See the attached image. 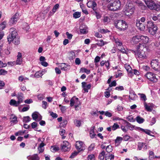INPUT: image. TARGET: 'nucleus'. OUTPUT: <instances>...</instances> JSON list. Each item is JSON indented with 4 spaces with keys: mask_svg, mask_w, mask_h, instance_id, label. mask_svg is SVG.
I'll return each instance as SVG.
<instances>
[{
    "mask_svg": "<svg viewBox=\"0 0 160 160\" xmlns=\"http://www.w3.org/2000/svg\"><path fill=\"white\" fill-rule=\"evenodd\" d=\"M146 50V48L144 46L140 44L137 47V50L135 51L133 50H131V52L134 53L135 55H137L138 58L142 59L146 58V54L145 52Z\"/></svg>",
    "mask_w": 160,
    "mask_h": 160,
    "instance_id": "f257e3e1",
    "label": "nucleus"
},
{
    "mask_svg": "<svg viewBox=\"0 0 160 160\" xmlns=\"http://www.w3.org/2000/svg\"><path fill=\"white\" fill-rule=\"evenodd\" d=\"M121 5L119 0H112L108 5V8L111 11H116L120 9Z\"/></svg>",
    "mask_w": 160,
    "mask_h": 160,
    "instance_id": "f03ea898",
    "label": "nucleus"
},
{
    "mask_svg": "<svg viewBox=\"0 0 160 160\" xmlns=\"http://www.w3.org/2000/svg\"><path fill=\"white\" fill-rule=\"evenodd\" d=\"M125 6L124 11L126 15H129V14H132L134 12L135 9L134 6L132 2H129L128 0Z\"/></svg>",
    "mask_w": 160,
    "mask_h": 160,
    "instance_id": "7ed1b4c3",
    "label": "nucleus"
},
{
    "mask_svg": "<svg viewBox=\"0 0 160 160\" xmlns=\"http://www.w3.org/2000/svg\"><path fill=\"white\" fill-rule=\"evenodd\" d=\"M116 27L120 31H123L128 27L126 22L122 20H119L115 23Z\"/></svg>",
    "mask_w": 160,
    "mask_h": 160,
    "instance_id": "20e7f679",
    "label": "nucleus"
},
{
    "mask_svg": "<svg viewBox=\"0 0 160 160\" xmlns=\"http://www.w3.org/2000/svg\"><path fill=\"white\" fill-rule=\"evenodd\" d=\"M9 32L10 34L7 37L8 41L9 44L18 35L16 29L14 28H12L10 29Z\"/></svg>",
    "mask_w": 160,
    "mask_h": 160,
    "instance_id": "39448f33",
    "label": "nucleus"
},
{
    "mask_svg": "<svg viewBox=\"0 0 160 160\" xmlns=\"http://www.w3.org/2000/svg\"><path fill=\"white\" fill-rule=\"evenodd\" d=\"M151 66L152 69L155 71H160V62L156 60H153L151 62Z\"/></svg>",
    "mask_w": 160,
    "mask_h": 160,
    "instance_id": "423d86ee",
    "label": "nucleus"
},
{
    "mask_svg": "<svg viewBox=\"0 0 160 160\" xmlns=\"http://www.w3.org/2000/svg\"><path fill=\"white\" fill-rule=\"evenodd\" d=\"M61 150L65 152L69 151L70 149L71 145L67 141H64L61 145Z\"/></svg>",
    "mask_w": 160,
    "mask_h": 160,
    "instance_id": "0eeeda50",
    "label": "nucleus"
},
{
    "mask_svg": "<svg viewBox=\"0 0 160 160\" xmlns=\"http://www.w3.org/2000/svg\"><path fill=\"white\" fill-rule=\"evenodd\" d=\"M146 76L148 80L154 82H156L158 81V79L156 78L155 74L151 72H147Z\"/></svg>",
    "mask_w": 160,
    "mask_h": 160,
    "instance_id": "6e6552de",
    "label": "nucleus"
},
{
    "mask_svg": "<svg viewBox=\"0 0 160 160\" xmlns=\"http://www.w3.org/2000/svg\"><path fill=\"white\" fill-rule=\"evenodd\" d=\"M139 35H135L132 37L130 39V42L132 44H135L140 42Z\"/></svg>",
    "mask_w": 160,
    "mask_h": 160,
    "instance_id": "1a4fd4ad",
    "label": "nucleus"
},
{
    "mask_svg": "<svg viewBox=\"0 0 160 160\" xmlns=\"http://www.w3.org/2000/svg\"><path fill=\"white\" fill-rule=\"evenodd\" d=\"M87 6L89 8H91L93 10H97V4L94 1H89L87 3Z\"/></svg>",
    "mask_w": 160,
    "mask_h": 160,
    "instance_id": "9d476101",
    "label": "nucleus"
},
{
    "mask_svg": "<svg viewBox=\"0 0 160 160\" xmlns=\"http://www.w3.org/2000/svg\"><path fill=\"white\" fill-rule=\"evenodd\" d=\"M136 26L140 31H143L145 28V26L144 23H140L139 19H137L136 20Z\"/></svg>",
    "mask_w": 160,
    "mask_h": 160,
    "instance_id": "9b49d317",
    "label": "nucleus"
},
{
    "mask_svg": "<svg viewBox=\"0 0 160 160\" xmlns=\"http://www.w3.org/2000/svg\"><path fill=\"white\" fill-rule=\"evenodd\" d=\"M18 19V16L17 14L14 15L10 19L9 21V24L12 25L16 23Z\"/></svg>",
    "mask_w": 160,
    "mask_h": 160,
    "instance_id": "f8f14e48",
    "label": "nucleus"
},
{
    "mask_svg": "<svg viewBox=\"0 0 160 160\" xmlns=\"http://www.w3.org/2000/svg\"><path fill=\"white\" fill-rule=\"evenodd\" d=\"M144 1L148 7L151 10L153 8L154 2L152 0H144Z\"/></svg>",
    "mask_w": 160,
    "mask_h": 160,
    "instance_id": "ddd939ff",
    "label": "nucleus"
},
{
    "mask_svg": "<svg viewBox=\"0 0 160 160\" xmlns=\"http://www.w3.org/2000/svg\"><path fill=\"white\" fill-rule=\"evenodd\" d=\"M32 116V119L35 120H36L38 118V121L41 120L42 119V116L38 112H35L33 113Z\"/></svg>",
    "mask_w": 160,
    "mask_h": 160,
    "instance_id": "4468645a",
    "label": "nucleus"
},
{
    "mask_svg": "<svg viewBox=\"0 0 160 160\" xmlns=\"http://www.w3.org/2000/svg\"><path fill=\"white\" fill-rule=\"evenodd\" d=\"M139 38L140 39V42H142L146 44L148 42L149 38H148L146 36H144L142 35H139Z\"/></svg>",
    "mask_w": 160,
    "mask_h": 160,
    "instance_id": "2eb2a0df",
    "label": "nucleus"
},
{
    "mask_svg": "<svg viewBox=\"0 0 160 160\" xmlns=\"http://www.w3.org/2000/svg\"><path fill=\"white\" fill-rule=\"evenodd\" d=\"M18 99V102L19 104L23 101V94L21 92H18L17 95Z\"/></svg>",
    "mask_w": 160,
    "mask_h": 160,
    "instance_id": "dca6fc26",
    "label": "nucleus"
},
{
    "mask_svg": "<svg viewBox=\"0 0 160 160\" xmlns=\"http://www.w3.org/2000/svg\"><path fill=\"white\" fill-rule=\"evenodd\" d=\"M17 57L16 64H17L20 65L22 62V55L21 53L18 52Z\"/></svg>",
    "mask_w": 160,
    "mask_h": 160,
    "instance_id": "f3484780",
    "label": "nucleus"
},
{
    "mask_svg": "<svg viewBox=\"0 0 160 160\" xmlns=\"http://www.w3.org/2000/svg\"><path fill=\"white\" fill-rule=\"evenodd\" d=\"M153 6V7L151 9L152 10H155L157 11H160V2L155 3L154 2Z\"/></svg>",
    "mask_w": 160,
    "mask_h": 160,
    "instance_id": "a211bd4d",
    "label": "nucleus"
},
{
    "mask_svg": "<svg viewBox=\"0 0 160 160\" xmlns=\"http://www.w3.org/2000/svg\"><path fill=\"white\" fill-rule=\"evenodd\" d=\"M153 6V7L151 9L152 10H155L157 11H160V2L155 3L154 2Z\"/></svg>",
    "mask_w": 160,
    "mask_h": 160,
    "instance_id": "6ab92c4d",
    "label": "nucleus"
},
{
    "mask_svg": "<svg viewBox=\"0 0 160 160\" xmlns=\"http://www.w3.org/2000/svg\"><path fill=\"white\" fill-rule=\"evenodd\" d=\"M153 6V7L151 9L152 10H155L157 11H160V2L155 3L154 2Z\"/></svg>",
    "mask_w": 160,
    "mask_h": 160,
    "instance_id": "aec40b11",
    "label": "nucleus"
},
{
    "mask_svg": "<svg viewBox=\"0 0 160 160\" xmlns=\"http://www.w3.org/2000/svg\"><path fill=\"white\" fill-rule=\"evenodd\" d=\"M76 101H77L78 102H77L78 104H80V102L79 101L78 98L74 97L72 98L70 100V106L71 107H72L74 105V104L75 103V102H76Z\"/></svg>",
    "mask_w": 160,
    "mask_h": 160,
    "instance_id": "412c9836",
    "label": "nucleus"
},
{
    "mask_svg": "<svg viewBox=\"0 0 160 160\" xmlns=\"http://www.w3.org/2000/svg\"><path fill=\"white\" fill-rule=\"evenodd\" d=\"M61 69L62 70L67 71L70 69V66L69 65H66L65 63H62L60 66Z\"/></svg>",
    "mask_w": 160,
    "mask_h": 160,
    "instance_id": "4be33fe9",
    "label": "nucleus"
},
{
    "mask_svg": "<svg viewBox=\"0 0 160 160\" xmlns=\"http://www.w3.org/2000/svg\"><path fill=\"white\" fill-rule=\"evenodd\" d=\"M157 30V27L154 25L151 29H149V32L152 35H154L156 33Z\"/></svg>",
    "mask_w": 160,
    "mask_h": 160,
    "instance_id": "5701e85b",
    "label": "nucleus"
},
{
    "mask_svg": "<svg viewBox=\"0 0 160 160\" xmlns=\"http://www.w3.org/2000/svg\"><path fill=\"white\" fill-rule=\"evenodd\" d=\"M143 147V148L146 150L147 149V145L144 143L139 142L138 143V150H140L142 149V148Z\"/></svg>",
    "mask_w": 160,
    "mask_h": 160,
    "instance_id": "b1692460",
    "label": "nucleus"
},
{
    "mask_svg": "<svg viewBox=\"0 0 160 160\" xmlns=\"http://www.w3.org/2000/svg\"><path fill=\"white\" fill-rule=\"evenodd\" d=\"M80 33L82 34H86L88 32L87 31V27L85 26H80Z\"/></svg>",
    "mask_w": 160,
    "mask_h": 160,
    "instance_id": "393cba45",
    "label": "nucleus"
},
{
    "mask_svg": "<svg viewBox=\"0 0 160 160\" xmlns=\"http://www.w3.org/2000/svg\"><path fill=\"white\" fill-rule=\"evenodd\" d=\"M130 95L129 96V99L135 100L137 97L136 94L133 92H130Z\"/></svg>",
    "mask_w": 160,
    "mask_h": 160,
    "instance_id": "a878e982",
    "label": "nucleus"
},
{
    "mask_svg": "<svg viewBox=\"0 0 160 160\" xmlns=\"http://www.w3.org/2000/svg\"><path fill=\"white\" fill-rule=\"evenodd\" d=\"M82 142L80 141H78L76 142L75 144L76 148L77 149L79 150L82 147Z\"/></svg>",
    "mask_w": 160,
    "mask_h": 160,
    "instance_id": "bb28decb",
    "label": "nucleus"
},
{
    "mask_svg": "<svg viewBox=\"0 0 160 160\" xmlns=\"http://www.w3.org/2000/svg\"><path fill=\"white\" fill-rule=\"evenodd\" d=\"M9 104L15 107H17L19 105V104H18V102H17L14 99H11L10 101Z\"/></svg>",
    "mask_w": 160,
    "mask_h": 160,
    "instance_id": "cd10ccee",
    "label": "nucleus"
},
{
    "mask_svg": "<svg viewBox=\"0 0 160 160\" xmlns=\"http://www.w3.org/2000/svg\"><path fill=\"white\" fill-rule=\"evenodd\" d=\"M144 106L145 109L148 111L151 112L152 109V106L148 105L145 102L144 103Z\"/></svg>",
    "mask_w": 160,
    "mask_h": 160,
    "instance_id": "c85d7f7f",
    "label": "nucleus"
},
{
    "mask_svg": "<svg viewBox=\"0 0 160 160\" xmlns=\"http://www.w3.org/2000/svg\"><path fill=\"white\" fill-rule=\"evenodd\" d=\"M136 120L139 123H142L144 122V119L140 116H138L136 118Z\"/></svg>",
    "mask_w": 160,
    "mask_h": 160,
    "instance_id": "c756f323",
    "label": "nucleus"
},
{
    "mask_svg": "<svg viewBox=\"0 0 160 160\" xmlns=\"http://www.w3.org/2000/svg\"><path fill=\"white\" fill-rule=\"evenodd\" d=\"M105 152L104 151H102L99 154L98 158L100 160H103Z\"/></svg>",
    "mask_w": 160,
    "mask_h": 160,
    "instance_id": "7c9ffc66",
    "label": "nucleus"
},
{
    "mask_svg": "<svg viewBox=\"0 0 160 160\" xmlns=\"http://www.w3.org/2000/svg\"><path fill=\"white\" fill-rule=\"evenodd\" d=\"M6 24L7 22L6 21H4L1 23L0 24V30H2L4 29L6 27Z\"/></svg>",
    "mask_w": 160,
    "mask_h": 160,
    "instance_id": "2f4dec72",
    "label": "nucleus"
},
{
    "mask_svg": "<svg viewBox=\"0 0 160 160\" xmlns=\"http://www.w3.org/2000/svg\"><path fill=\"white\" fill-rule=\"evenodd\" d=\"M119 128V126L118 124L117 123H115L112 126V130L113 131H115L117 129Z\"/></svg>",
    "mask_w": 160,
    "mask_h": 160,
    "instance_id": "473e14b6",
    "label": "nucleus"
},
{
    "mask_svg": "<svg viewBox=\"0 0 160 160\" xmlns=\"http://www.w3.org/2000/svg\"><path fill=\"white\" fill-rule=\"evenodd\" d=\"M75 57V53L74 52H71L69 53V59L70 60H72Z\"/></svg>",
    "mask_w": 160,
    "mask_h": 160,
    "instance_id": "72a5a7b5",
    "label": "nucleus"
},
{
    "mask_svg": "<svg viewBox=\"0 0 160 160\" xmlns=\"http://www.w3.org/2000/svg\"><path fill=\"white\" fill-rule=\"evenodd\" d=\"M154 25L152 21H148L147 22V27L149 28V29H151Z\"/></svg>",
    "mask_w": 160,
    "mask_h": 160,
    "instance_id": "f704fd0d",
    "label": "nucleus"
},
{
    "mask_svg": "<svg viewBox=\"0 0 160 160\" xmlns=\"http://www.w3.org/2000/svg\"><path fill=\"white\" fill-rule=\"evenodd\" d=\"M114 156L113 154L110 155H106L105 157V160H112L114 158Z\"/></svg>",
    "mask_w": 160,
    "mask_h": 160,
    "instance_id": "c9c22d12",
    "label": "nucleus"
},
{
    "mask_svg": "<svg viewBox=\"0 0 160 160\" xmlns=\"http://www.w3.org/2000/svg\"><path fill=\"white\" fill-rule=\"evenodd\" d=\"M31 119L29 116L24 117L23 119V122H28L31 121Z\"/></svg>",
    "mask_w": 160,
    "mask_h": 160,
    "instance_id": "e433bc0d",
    "label": "nucleus"
},
{
    "mask_svg": "<svg viewBox=\"0 0 160 160\" xmlns=\"http://www.w3.org/2000/svg\"><path fill=\"white\" fill-rule=\"evenodd\" d=\"M13 43L15 45H18L20 43L19 39L18 38H16L13 40Z\"/></svg>",
    "mask_w": 160,
    "mask_h": 160,
    "instance_id": "4c0bfd02",
    "label": "nucleus"
},
{
    "mask_svg": "<svg viewBox=\"0 0 160 160\" xmlns=\"http://www.w3.org/2000/svg\"><path fill=\"white\" fill-rule=\"evenodd\" d=\"M81 150H80L79 152H76V151H74L73 153H72L71 155V156H70L69 158H74L76 156L78 153L81 151Z\"/></svg>",
    "mask_w": 160,
    "mask_h": 160,
    "instance_id": "58836bf2",
    "label": "nucleus"
},
{
    "mask_svg": "<svg viewBox=\"0 0 160 160\" xmlns=\"http://www.w3.org/2000/svg\"><path fill=\"white\" fill-rule=\"evenodd\" d=\"M73 17L75 18H79L81 16V13L77 12L73 14Z\"/></svg>",
    "mask_w": 160,
    "mask_h": 160,
    "instance_id": "ea45409f",
    "label": "nucleus"
},
{
    "mask_svg": "<svg viewBox=\"0 0 160 160\" xmlns=\"http://www.w3.org/2000/svg\"><path fill=\"white\" fill-rule=\"evenodd\" d=\"M39 157L36 154H34L30 158V160H39Z\"/></svg>",
    "mask_w": 160,
    "mask_h": 160,
    "instance_id": "a19ab883",
    "label": "nucleus"
},
{
    "mask_svg": "<svg viewBox=\"0 0 160 160\" xmlns=\"http://www.w3.org/2000/svg\"><path fill=\"white\" fill-rule=\"evenodd\" d=\"M82 87L83 88V90L85 92H88V90L86 88L87 83L85 82H82Z\"/></svg>",
    "mask_w": 160,
    "mask_h": 160,
    "instance_id": "79ce46f5",
    "label": "nucleus"
},
{
    "mask_svg": "<svg viewBox=\"0 0 160 160\" xmlns=\"http://www.w3.org/2000/svg\"><path fill=\"white\" fill-rule=\"evenodd\" d=\"M138 95L140 96V98L142 100L145 101L147 100V98L145 94L142 93H138Z\"/></svg>",
    "mask_w": 160,
    "mask_h": 160,
    "instance_id": "37998d69",
    "label": "nucleus"
},
{
    "mask_svg": "<svg viewBox=\"0 0 160 160\" xmlns=\"http://www.w3.org/2000/svg\"><path fill=\"white\" fill-rule=\"evenodd\" d=\"M74 123L76 126L79 127L81 125V122L80 120H75L74 121Z\"/></svg>",
    "mask_w": 160,
    "mask_h": 160,
    "instance_id": "c03bdc74",
    "label": "nucleus"
},
{
    "mask_svg": "<svg viewBox=\"0 0 160 160\" xmlns=\"http://www.w3.org/2000/svg\"><path fill=\"white\" fill-rule=\"evenodd\" d=\"M80 71H82V72H84L87 73V74H89L90 73V71L86 68H82L80 69Z\"/></svg>",
    "mask_w": 160,
    "mask_h": 160,
    "instance_id": "a18cd8bd",
    "label": "nucleus"
},
{
    "mask_svg": "<svg viewBox=\"0 0 160 160\" xmlns=\"http://www.w3.org/2000/svg\"><path fill=\"white\" fill-rule=\"evenodd\" d=\"M112 147L111 145H108L106 147V151L108 152H111L112 151Z\"/></svg>",
    "mask_w": 160,
    "mask_h": 160,
    "instance_id": "49530a36",
    "label": "nucleus"
},
{
    "mask_svg": "<svg viewBox=\"0 0 160 160\" xmlns=\"http://www.w3.org/2000/svg\"><path fill=\"white\" fill-rule=\"evenodd\" d=\"M93 11H94L95 14V15L97 19H98L100 18L101 17V16L99 13V12H98L97 11H96V10Z\"/></svg>",
    "mask_w": 160,
    "mask_h": 160,
    "instance_id": "de8ad7c7",
    "label": "nucleus"
},
{
    "mask_svg": "<svg viewBox=\"0 0 160 160\" xmlns=\"http://www.w3.org/2000/svg\"><path fill=\"white\" fill-rule=\"evenodd\" d=\"M67 123V121L66 120H63V122H61L60 124V126L62 127H64L66 126Z\"/></svg>",
    "mask_w": 160,
    "mask_h": 160,
    "instance_id": "09e8293b",
    "label": "nucleus"
},
{
    "mask_svg": "<svg viewBox=\"0 0 160 160\" xmlns=\"http://www.w3.org/2000/svg\"><path fill=\"white\" fill-rule=\"evenodd\" d=\"M59 150V148L58 147L52 146L51 150L52 152H54L58 151Z\"/></svg>",
    "mask_w": 160,
    "mask_h": 160,
    "instance_id": "8fccbe9b",
    "label": "nucleus"
},
{
    "mask_svg": "<svg viewBox=\"0 0 160 160\" xmlns=\"http://www.w3.org/2000/svg\"><path fill=\"white\" fill-rule=\"evenodd\" d=\"M42 108L44 109H46L47 107H48V103L47 102L45 101H42Z\"/></svg>",
    "mask_w": 160,
    "mask_h": 160,
    "instance_id": "3c124183",
    "label": "nucleus"
},
{
    "mask_svg": "<svg viewBox=\"0 0 160 160\" xmlns=\"http://www.w3.org/2000/svg\"><path fill=\"white\" fill-rule=\"evenodd\" d=\"M127 119L128 121L131 122H133L135 121V120L133 118L132 116H129L127 118Z\"/></svg>",
    "mask_w": 160,
    "mask_h": 160,
    "instance_id": "603ef678",
    "label": "nucleus"
},
{
    "mask_svg": "<svg viewBox=\"0 0 160 160\" xmlns=\"http://www.w3.org/2000/svg\"><path fill=\"white\" fill-rule=\"evenodd\" d=\"M95 156L93 154L89 155L88 156V160H94Z\"/></svg>",
    "mask_w": 160,
    "mask_h": 160,
    "instance_id": "864d4df0",
    "label": "nucleus"
},
{
    "mask_svg": "<svg viewBox=\"0 0 160 160\" xmlns=\"http://www.w3.org/2000/svg\"><path fill=\"white\" fill-rule=\"evenodd\" d=\"M50 115L53 118H56L58 117V115L56 113L53 112H50Z\"/></svg>",
    "mask_w": 160,
    "mask_h": 160,
    "instance_id": "5fc2aeb1",
    "label": "nucleus"
},
{
    "mask_svg": "<svg viewBox=\"0 0 160 160\" xmlns=\"http://www.w3.org/2000/svg\"><path fill=\"white\" fill-rule=\"evenodd\" d=\"M44 145L45 144L43 142H42L40 144L39 147L38 148V150L39 151V153H41L43 152V151L42 150L40 151L39 150V148H41L42 147H43Z\"/></svg>",
    "mask_w": 160,
    "mask_h": 160,
    "instance_id": "6e6d98bb",
    "label": "nucleus"
},
{
    "mask_svg": "<svg viewBox=\"0 0 160 160\" xmlns=\"http://www.w3.org/2000/svg\"><path fill=\"white\" fill-rule=\"evenodd\" d=\"M11 122H12L13 123L16 124L18 122V121L17 120V117L16 116H14L12 118V119L11 120Z\"/></svg>",
    "mask_w": 160,
    "mask_h": 160,
    "instance_id": "4d7b16f0",
    "label": "nucleus"
},
{
    "mask_svg": "<svg viewBox=\"0 0 160 160\" xmlns=\"http://www.w3.org/2000/svg\"><path fill=\"white\" fill-rule=\"evenodd\" d=\"M95 147V144L94 143H92L90 146H89L88 148V150L89 151H92L93 149Z\"/></svg>",
    "mask_w": 160,
    "mask_h": 160,
    "instance_id": "13d9d810",
    "label": "nucleus"
},
{
    "mask_svg": "<svg viewBox=\"0 0 160 160\" xmlns=\"http://www.w3.org/2000/svg\"><path fill=\"white\" fill-rule=\"evenodd\" d=\"M8 72L7 71L3 69H1L0 70V75H5L7 74Z\"/></svg>",
    "mask_w": 160,
    "mask_h": 160,
    "instance_id": "bf43d9fd",
    "label": "nucleus"
},
{
    "mask_svg": "<svg viewBox=\"0 0 160 160\" xmlns=\"http://www.w3.org/2000/svg\"><path fill=\"white\" fill-rule=\"evenodd\" d=\"M59 107L60 108V109L62 112H64L66 110V107L62 106L60 104L59 105Z\"/></svg>",
    "mask_w": 160,
    "mask_h": 160,
    "instance_id": "052dcab7",
    "label": "nucleus"
},
{
    "mask_svg": "<svg viewBox=\"0 0 160 160\" xmlns=\"http://www.w3.org/2000/svg\"><path fill=\"white\" fill-rule=\"evenodd\" d=\"M7 64L5 63H3V62L0 61V68L5 67L7 66Z\"/></svg>",
    "mask_w": 160,
    "mask_h": 160,
    "instance_id": "680f3d73",
    "label": "nucleus"
},
{
    "mask_svg": "<svg viewBox=\"0 0 160 160\" xmlns=\"http://www.w3.org/2000/svg\"><path fill=\"white\" fill-rule=\"evenodd\" d=\"M59 7V4H56L53 7L52 10L53 12H55L57 9H58Z\"/></svg>",
    "mask_w": 160,
    "mask_h": 160,
    "instance_id": "e2e57ef3",
    "label": "nucleus"
},
{
    "mask_svg": "<svg viewBox=\"0 0 160 160\" xmlns=\"http://www.w3.org/2000/svg\"><path fill=\"white\" fill-rule=\"evenodd\" d=\"M116 85V83L115 81H113L109 84V86L110 87H112L113 86H115Z\"/></svg>",
    "mask_w": 160,
    "mask_h": 160,
    "instance_id": "0e129e2a",
    "label": "nucleus"
},
{
    "mask_svg": "<svg viewBox=\"0 0 160 160\" xmlns=\"http://www.w3.org/2000/svg\"><path fill=\"white\" fill-rule=\"evenodd\" d=\"M41 73L40 72H36L35 75H34V76L35 77H36V78H39L40 77H41Z\"/></svg>",
    "mask_w": 160,
    "mask_h": 160,
    "instance_id": "69168bd1",
    "label": "nucleus"
},
{
    "mask_svg": "<svg viewBox=\"0 0 160 160\" xmlns=\"http://www.w3.org/2000/svg\"><path fill=\"white\" fill-rule=\"evenodd\" d=\"M66 34L68 39H71L72 38V35L71 34H70L68 32H66Z\"/></svg>",
    "mask_w": 160,
    "mask_h": 160,
    "instance_id": "338daca9",
    "label": "nucleus"
},
{
    "mask_svg": "<svg viewBox=\"0 0 160 160\" xmlns=\"http://www.w3.org/2000/svg\"><path fill=\"white\" fill-rule=\"evenodd\" d=\"M75 62L76 64L79 65L81 63V61L78 58H77L75 59Z\"/></svg>",
    "mask_w": 160,
    "mask_h": 160,
    "instance_id": "774afa93",
    "label": "nucleus"
}]
</instances>
